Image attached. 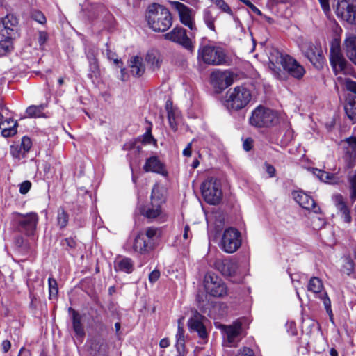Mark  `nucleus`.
Wrapping results in <instances>:
<instances>
[{"label":"nucleus","mask_w":356,"mask_h":356,"mask_svg":"<svg viewBox=\"0 0 356 356\" xmlns=\"http://www.w3.org/2000/svg\"><path fill=\"white\" fill-rule=\"evenodd\" d=\"M148 26L155 32H165L172 24V17L169 10L159 3L150 4L146 11Z\"/></svg>","instance_id":"obj_1"},{"label":"nucleus","mask_w":356,"mask_h":356,"mask_svg":"<svg viewBox=\"0 0 356 356\" xmlns=\"http://www.w3.org/2000/svg\"><path fill=\"white\" fill-rule=\"evenodd\" d=\"M270 61L272 64H280L284 70L295 79H300L305 74V68L296 59L278 50L275 49L270 53Z\"/></svg>","instance_id":"obj_2"},{"label":"nucleus","mask_w":356,"mask_h":356,"mask_svg":"<svg viewBox=\"0 0 356 356\" xmlns=\"http://www.w3.org/2000/svg\"><path fill=\"white\" fill-rule=\"evenodd\" d=\"M250 91L243 86L230 89L226 94L225 106L229 110L238 111L245 107L251 100Z\"/></svg>","instance_id":"obj_3"},{"label":"nucleus","mask_w":356,"mask_h":356,"mask_svg":"<svg viewBox=\"0 0 356 356\" xmlns=\"http://www.w3.org/2000/svg\"><path fill=\"white\" fill-rule=\"evenodd\" d=\"M203 284L207 294L215 298H222L227 295V286L223 280L213 273H207Z\"/></svg>","instance_id":"obj_4"},{"label":"nucleus","mask_w":356,"mask_h":356,"mask_svg":"<svg viewBox=\"0 0 356 356\" xmlns=\"http://www.w3.org/2000/svg\"><path fill=\"white\" fill-rule=\"evenodd\" d=\"M242 243L241 232L234 227L225 229L219 244L220 249L226 253L236 252Z\"/></svg>","instance_id":"obj_5"},{"label":"nucleus","mask_w":356,"mask_h":356,"mask_svg":"<svg viewBox=\"0 0 356 356\" xmlns=\"http://www.w3.org/2000/svg\"><path fill=\"white\" fill-rule=\"evenodd\" d=\"M38 220V216L35 212H30L26 214L17 213L15 218L18 231L28 236L34 234Z\"/></svg>","instance_id":"obj_6"},{"label":"nucleus","mask_w":356,"mask_h":356,"mask_svg":"<svg viewBox=\"0 0 356 356\" xmlns=\"http://www.w3.org/2000/svg\"><path fill=\"white\" fill-rule=\"evenodd\" d=\"M277 121L276 113L270 108L258 106L252 113L250 123L257 127H264L273 125Z\"/></svg>","instance_id":"obj_7"},{"label":"nucleus","mask_w":356,"mask_h":356,"mask_svg":"<svg viewBox=\"0 0 356 356\" xmlns=\"http://www.w3.org/2000/svg\"><path fill=\"white\" fill-rule=\"evenodd\" d=\"M201 191L204 200L210 204H217L221 200L222 193L220 184L213 178H209L202 184Z\"/></svg>","instance_id":"obj_8"},{"label":"nucleus","mask_w":356,"mask_h":356,"mask_svg":"<svg viewBox=\"0 0 356 356\" xmlns=\"http://www.w3.org/2000/svg\"><path fill=\"white\" fill-rule=\"evenodd\" d=\"M202 60L209 65H222L226 62V55L219 47L204 46L199 49Z\"/></svg>","instance_id":"obj_9"},{"label":"nucleus","mask_w":356,"mask_h":356,"mask_svg":"<svg viewBox=\"0 0 356 356\" xmlns=\"http://www.w3.org/2000/svg\"><path fill=\"white\" fill-rule=\"evenodd\" d=\"M336 14L350 24H356V0H338Z\"/></svg>","instance_id":"obj_10"},{"label":"nucleus","mask_w":356,"mask_h":356,"mask_svg":"<svg viewBox=\"0 0 356 356\" xmlns=\"http://www.w3.org/2000/svg\"><path fill=\"white\" fill-rule=\"evenodd\" d=\"M308 291L314 293V294H318V298L323 300L325 309L329 315L330 321L334 323L333 321V313L331 309V301L325 291H323V284L318 277H312L307 285Z\"/></svg>","instance_id":"obj_11"},{"label":"nucleus","mask_w":356,"mask_h":356,"mask_svg":"<svg viewBox=\"0 0 356 356\" xmlns=\"http://www.w3.org/2000/svg\"><path fill=\"white\" fill-rule=\"evenodd\" d=\"M163 36L165 40L177 43L191 52L194 50L192 40L187 35L186 31L181 26L175 27Z\"/></svg>","instance_id":"obj_12"},{"label":"nucleus","mask_w":356,"mask_h":356,"mask_svg":"<svg viewBox=\"0 0 356 356\" xmlns=\"http://www.w3.org/2000/svg\"><path fill=\"white\" fill-rule=\"evenodd\" d=\"M171 7L175 9L179 14L180 22L191 31L196 30L194 20L195 12L184 3L179 1H170Z\"/></svg>","instance_id":"obj_13"},{"label":"nucleus","mask_w":356,"mask_h":356,"mask_svg":"<svg viewBox=\"0 0 356 356\" xmlns=\"http://www.w3.org/2000/svg\"><path fill=\"white\" fill-rule=\"evenodd\" d=\"M330 61L336 74L340 72H346L349 64L344 58L338 44L332 45L330 51Z\"/></svg>","instance_id":"obj_14"},{"label":"nucleus","mask_w":356,"mask_h":356,"mask_svg":"<svg viewBox=\"0 0 356 356\" xmlns=\"http://www.w3.org/2000/svg\"><path fill=\"white\" fill-rule=\"evenodd\" d=\"M332 200L337 209V214L345 223L350 225L353 218L350 207L348 204L346 199L341 194H335Z\"/></svg>","instance_id":"obj_15"},{"label":"nucleus","mask_w":356,"mask_h":356,"mask_svg":"<svg viewBox=\"0 0 356 356\" xmlns=\"http://www.w3.org/2000/svg\"><path fill=\"white\" fill-rule=\"evenodd\" d=\"M234 75L229 71H214L211 74V83L219 90H224L234 83Z\"/></svg>","instance_id":"obj_16"},{"label":"nucleus","mask_w":356,"mask_h":356,"mask_svg":"<svg viewBox=\"0 0 356 356\" xmlns=\"http://www.w3.org/2000/svg\"><path fill=\"white\" fill-rule=\"evenodd\" d=\"M205 317L200 314L197 311H195L193 316L188 321V327L191 332H196L200 338L206 339L207 338V332L204 324Z\"/></svg>","instance_id":"obj_17"},{"label":"nucleus","mask_w":356,"mask_h":356,"mask_svg":"<svg viewBox=\"0 0 356 356\" xmlns=\"http://www.w3.org/2000/svg\"><path fill=\"white\" fill-rule=\"evenodd\" d=\"M214 266L216 269L224 276H233L236 275L238 268V261L229 258L217 259L214 263Z\"/></svg>","instance_id":"obj_18"},{"label":"nucleus","mask_w":356,"mask_h":356,"mask_svg":"<svg viewBox=\"0 0 356 356\" xmlns=\"http://www.w3.org/2000/svg\"><path fill=\"white\" fill-rule=\"evenodd\" d=\"M293 198L302 208L312 211L315 213H321L320 207L316 205L314 200L307 194L298 191L293 193Z\"/></svg>","instance_id":"obj_19"},{"label":"nucleus","mask_w":356,"mask_h":356,"mask_svg":"<svg viewBox=\"0 0 356 356\" xmlns=\"http://www.w3.org/2000/svg\"><path fill=\"white\" fill-rule=\"evenodd\" d=\"M143 170L146 172H154L165 177L168 175L164 164L156 156H151L146 160Z\"/></svg>","instance_id":"obj_20"},{"label":"nucleus","mask_w":356,"mask_h":356,"mask_svg":"<svg viewBox=\"0 0 356 356\" xmlns=\"http://www.w3.org/2000/svg\"><path fill=\"white\" fill-rule=\"evenodd\" d=\"M153 248L154 243L147 241L143 232L138 233L134 241V250L140 254H146L153 250Z\"/></svg>","instance_id":"obj_21"},{"label":"nucleus","mask_w":356,"mask_h":356,"mask_svg":"<svg viewBox=\"0 0 356 356\" xmlns=\"http://www.w3.org/2000/svg\"><path fill=\"white\" fill-rule=\"evenodd\" d=\"M145 59L149 70L152 72L159 70L163 62L161 54L156 50L149 51Z\"/></svg>","instance_id":"obj_22"},{"label":"nucleus","mask_w":356,"mask_h":356,"mask_svg":"<svg viewBox=\"0 0 356 356\" xmlns=\"http://www.w3.org/2000/svg\"><path fill=\"white\" fill-rule=\"evenodd\" d=\"M343 45L347 57L356 65V35H348L344 40Z\"/></svg>","instance_id":"obj_23"},{"label":"nucleus","mask_w":356,"mask_h":356,"mask_svg":"<svg viewBox=\"0 0 356 356\" xmlns=\"http://www.w3.org/2000/svg\"><path fill=\"white\" fill-rule=\"evenodd\" d=\"M131 74L134 76H141L145 70L143 58L138 56H132L129 63Z\"/></svg>","instance_id":"obj_24"},{"label":"nucleus","mask_w":356,"mask_h":356,"mask_svg":"<svg viewBox=\"0 0 356 356\" xmlns=\"http://www.w3.org/2000/svg\"><path fill=\"white\" fill-rule=\"evenodd\" d=\"M222 327L226 334L227 341L231 346L241 334V324L237 323L232 325H223Z\"/></svg>","instance_id":"obj_25"},{"label":"nucleus","mask_w":356,"mask_h":356,"mask_svg":"<svg viewBox=\"0 0 356 356\" xmlns=\"http://www.w3.org/2000/svg\"><path fill=\"white\" fill-rule=\"evenodd\" d=\"M347 117L353 122H356V95H348L344 106Z\"/></svg>","instance_id":"obj_26"},{"label":"nucleus","mask_w":356,"mask_h":356,"mask_svg":"<svg viewBox=\"0 0 356 356\" xmlns=\"http://www.w3.org/2000/svg\"><path fill=\"white\" fill-rule=\"evenodd\" d=\"M17 24L16 17L13 15H8L2 19V25L3 29L1 30L3 36H12L14 32V28Z\"/></svg>","instance_id":"obj_27"},{"label":"nucleus","mask_w":356,"mask_h":356,"mask_svg":"<svg viewBox=\"0 0 356 356\" xmlns=\"http://www.w3.org/2000/svg\"><path fill=\"white\" fill-rule=\"evenodd\" d=\"M341 148L343 151L342 159L346 163V167L351 168L355 165L356 161V152L352 149H349L348 146H346V143L343 140L341 143Z\"/></svg>","instance_id":"obj_28"},{"label":"nucleus","mask_w":356,"mask_h":356,"mask_svg":"<svg viewBox=\"0 0 356 356\" xmlns=\"http://www.w3.org/2000/svg\"><path fill=\"white\" fill-rule=\"evenodd\" d=\"M165 108L168 113V118L170 127L173 130L177 129V119L179 118V111L177 108H173L172 103L170 101H167L165 104Z\"/></svg>","instance_id":"obj_29"},{"label":"nucleus","mask_w":356,"mask_h":356,"mask_svg":"<svg viewBox=\"0 0 356 356\" xmlns=\"http://www.w3.org/2000/svg\"><path fill=\"white\" fill-rule=\"evenodd\" d=\"M114 269L115 271L130 273L134 270L133 261L131 259L127 257L116 260L114 264Z\"/></svg>","instance_id":"obj_30"},{"label":"nucleus","mask_w":356,"mask_h":356,"mask_svg":"<svg viewBox=\"0 0 356 356\" xmlns=\"http://www.w3.org/2000/svg\"><path fill=\"white\" fill-rule=\"evenodd\" d=\"M161 213L162 206L151 202L143 211V214L148 219H154L160 216Z\"/></svg>","instance_id":"obj_31"},{"label":"nucleus","mask_w":356,"mask_h":356,"mask_svg":"<svg viewBox=\"0 0 356 356\" xmlns=\"http://www.w3.org/2000/svg\"><path fill=\"white\" fill-rule=\"evenodd\" d=\"M165 202L164 191L158 184H155L152 190L151 202L162 206Z\"/></svg>","instance_id":"obj_32"},{"label":"nucleus","mask_w":356,"mask_h":356,"mask_svg":"<svg viewBox=\"0 0 356 356\" xmlns=\"http://www.w3.org/2000/svg\"><path fill=\"white\" fill-rule=\"evenodd\" d=\"M87 58L89 62V74L90 79L97 78L99 75V67L97 58L93 53L88 54Z\"/></svg>","instance_id":"obj_33"},{"label":"nucleus","mask_w":356,"mask_h":356,"mask_svg":"<svg viewBox=\"0 0 356 356\" xmlns=\"http://www.w3.org/2000/svg\"><path fill=\"white\" fill-rule=\"evenodd\" d=\"M216 15L209 9H204L202 14L204 22L207 26L213 31H216L215 22Z\"/></svg>","instance_id":"obj_34"},{"label":"nucleus","mask_w":356,"mask_h":356,"mask_svg":"<svg viewBox=\"0 0 356 356\" xmlns=\"http://www.w3.org/2000/svg\"><path fill=\"white\" fill-rule=\"evenodd\" d=\"M46 108V105L44 104L35 106L31 105L29 106L26 110V113L29 118H40L43 117V111Z\"/></svg>","instance_id":"obj_35"},{"label":"nucleus","mask_w":356,"mask_h":356,"mask_svg":"<svg viewBox=\"0 0 356 356\" xmlns=\"http://www.w3.org/2000/svg\"><path fill=\"white\" fill-rule=\"evenodd\" d=\"M5 39L0 40V56H3L10 52L13 49L12 36L5 35Z\"/></svg>","instance_id":"obj_36"},{"label":"nucleus","mask_w":356,"mask_h":356,"mask_svg":"<svg viewBox=\"0 0 356 356\" xmlns=\"http://www.w3.org/2000/svg\"><path fill=\"white\" fill-rule=\"evenodd\" d=\"M72 324L76 334L79 337H83L85 334L84 329L81 322V316L76 312H73Z\"/></svg>","instance_id":"obj_37"},{"label":"nucleus","mask_w":356,"mask_h":356,"mask_svg":"<svg viewBox=\"0 0 356 356\" xmlns=\"http://www.w3.org/2000/svg\"><path fill=\"white\" fill-rule=\"evenodd\" d=\"M314 173L322 181L327 183L336 182V177L334 174H331L318 169H315Z\"/></svg>","instance_id":"obj_38"},{"label":"nucleus","mask_w":356,"mask_h":356,"mask_svg":"<svg viewBox=\"0 0 356 356\" xmlns=\"http://www.w3.org/2000/svg\"><path fill=\"white\" fill-rule=\"evenodd\" d=\"M145 238H147V241H150L154 244V241L159 238L160 236V230L159 228L154 227H149L146 228L145 233Z\"/></svg>","instance_id":"obj_39"},{"label":"nucleus","mask_w":356,"mask_h":356,"mask_svg":"<svg viewBox=\"0 0 356 356\" xmlns=\"http://www.w3.org/2000/svg\"><path fill=\"white\" fill-rule=\"evenodd\" d=\"M23 151L22 146H20L19 143L13 144L10 147V154L13 158L18 160L25 157L26 153L23 152Z\"/></svg>","instance_id":"obj_40"},{"label":"nucleus","mask_w":356,"mask_h":356,"mask_svg":"<svg viewBox=\"0 0 356 356\" xmlns=\"http://www.w3.org/2000/svg\"><path fill=\"white\" fill-rule=\"evenodd\" d=\"M184 329H177V332L176 334V348L178 352H181L185 348V337H184Z\"/></svg>","instance_id":"obj_41"},{"label":"nucleus","mask_w":356,"mask_h":356,"mask_svg":"<svg viewBox=\"0 0 356 356\" xmlns=\"http://www.w3.org/2000/svg\"><path fill=\"white\" fill-rule=\"evenodd\" d=\"M11 123L13 124L12 126L7 127L5 124L0 127L2 130L1 135L5 138L11 137L17 134V122L13 121V122Z\"/></svg>","instance_id":"obj_42"},{"label":"nucleus","mask_w":356,"mask_h":356,"mask_svg":"<svg viewBox=\"0 0 356 356\" xmlns=\"http://www.w3.org/2000/svg\"><path fill=\"white\" fill-rule=\"evenodd\" d=\"M222 12L229 14L230 16L234 17V13L229 6L224 0H210Z\"/></svg>","instance_id":"obj_43"},{"label":"nucleus","mask_w":356,"mask_h":356,"mask_svg":"<svg viewBox=\"0 0 356 356\" xmlns=\"http://www.w3.org/2000/svg\"><path fill=\"white\" fill-rule=\"evenodd\" d=\"M68 215L64 211V209L62 208L59 209L58 211L57 220L58 225L60 226V228H64L65 227H66L68 222Z\"/></svg>","instance_id":"obj_44"},{"label":"nucleus","mask_w":356,"mask_h":356,"mask_svg":"<svg viewBox=\"0 0 356 356\" xmlns=\"http://www.w3.org/2000/svg\"><path fill=\"white\" fill-rule=\"evenodd\" d=\"M305 54L312 63L319 61L320 60L321 55L320 54L316 53V47L313 45H310L308 49L305 52Z\"/></svg>","instance_id":"obj_45"},{"label":"nucleus","mask_w":356,"mask_h":356,"mask_svg":"<svg viewBox=\"0 0 356 356\" xmlns=\"http://www.w3.org/2000/svg\"><path fill=\"white\" fill-rule=\"evenodd\" d=\"M49 298L56 297L58 292V284L56 280L53 277L48 280Z\"/></svg>","instance_id":"obj_46"},{"label":"nucleus","mask_w":356,"mask_h":356,"mask_svg":"<svg viewBox=\"0 0 356 356\" xmlns=\"http://www.w3.org/2000/svg\"><path fill=\"white\" fill-rule=\"evenodd\" d=\"M350 189V198L353 202L356 200V174L350 175L348 178Z\"/></svg>","instance_id":"obj_47"},{"label":"nucleus","mask_w":356,"mask_h":356,"mask_svg":"<svg viewBox=\"0 0 356 356\" xmlns=\"http://www.w3.org/2000/svg\"><path fill=\"white\" fill-rule=\"evenodd\" d=\"M16 248H19L20 250H27L28 245L25 243L24 238L22 236H17L14 238L13 241Z\"/></svg>","instance_id":"obj_48"},{"label":"nucleus","mask_w":356,"mask_h":356,"mask_svg":"<svg viewBox=\"0 0 356 356\" xmlns=\"http://www.w3.org/2000/svg\"><path fill=\"white\" fill-rule=\"evenodd\" d=\"M31 17L41 24H44L47 22L44 15L39 10L33 11L31 13Z\"/></svg>","instance_id":"obj_49"},{"label":"nucleus","mask_w":356,"mask_h":356,"mask_svg":"<svg viewBox=\"0 0 356 356\" xmlns=\"http://www.w3.org/2000/svg\"><path fill=\"white\" fill-rule=\"evenodd\" d=\"M19 144L20 146H22V148L24 150L23 152L26 153H27L30 150L32 146V142L31 139L26 136H24L22 138L21 143Z\"/></svg>","instance_id":"obj_50"},{"label":"nucleus","mask_w":356,"mask_h":356,"mask_svg":"<svg viewBox=\"0 0 356 356\" xmlns=\"http://www.w3.org/2000/svg\"><path fill=\"white\" fill-rule=\"evenodd\" d=\"M346 88L347 90L352 92L353 94H349L348 95H356V82L347 79L346 80Z\"/></svg>","instance_id":"obj_51"},{"label":"nucleus","mask_w":356,"mask_h":356,"mask_svg":"<svg viewBox=\"0 0 356 356\" xmlns=\"http://www.w3.org/2000/svg\"><path fill=\"white\" fill-rule=\"evenodd\" d=\"M31 181L26 180L23 181L19 185V193L21 194H26L29 192V191L31 189Z\"/></svg>","instance_id":"obj_52"},{"label":"nucleus","mask_w":356,"mask_h":356,"mask_svg":"<svg viewBox=\"0 0 356 356\" xmlns=\"http://www.w3.org/2000/svg\"><path fill=\"white\" fill-rule=\"evenodd\" d=\"M346 143V146L349 147V149H352L356 152V137H349L343 140Z\"/></svg>","instance_id":"obj_53"},{"label":"nucleus","mask_w":356,"mask_h":356,"mask_svg":"<svg viewBox=\"0 0 356 356\" xmlns=\"http://www.w3.org/2000/svg\"><path fill=\"white\" fill-rule=\"evenodd\" d=\"M237 356H254V354L252 349L244 347L238 350Z\"/></svg>","instance_id":"obj_54"},{"label":"nucleus","mask_w":356,"mask_h":356,"mask_svg":"<svg viewBox=\"0 0 356 356\" xmlns=\"http://www.w3.org/2000/svg\"><path fill=\"white\" fill-rule=\"evenodd\" d=\"M48 39V34L45 31H40L38 33V43L42 46Z\"/></svg>","instance_id":"obj_55"},{"label":"nucleus","mask_w":356,"mask_h":356,"mask_svg":"<svg viewBox=\"0 0 356 356\" xmlns=\"http://www.w3.org/2000/svg\"><path fill=\"white\" fill-rule=\"evenodd\" d=\"M160 277V272L158 270H154L149 275V280L151 283H154Z\"/></svg>","instance_id":"obj_56"},{"label":"nucleus","mask_w":356,"mask_h":356,"mask_svg":"<svg viewBox=\"0 0 356 356\" xmlns=\"http://www.w3.org/2000/svg\"><path fill=\"white\" fill-rule=\"evenodd\" d=\"M63 245H67L71 249L75 248L76 245V241L72 238H67L63 241Z\"/></svg>","instance_id":"obj_57"},{"label":"nucleus","mask_w":356,"mask_h":356,"mask_svg":"<svg viewBox=\"0 0 356 356\" xmlns=\"http://www.w3.org/2000/svg\"><path fill=\"white\" fill-rule=\"evenodd\" d=\"M266 168V171L270 177H273L275 175L276 170L275 168L270 164L266 163L264 164Z\"/></svg>","instance_id":"obj_58"},{"label":"nucleus","mask_w":356,"mask_h":356,"mask_svg":"<svg viewBox=\"0 0 356 356\" xmlns=\"http://www.w3.org/2000/svg\"><path fill=\"white\" fill-rule=\"evenodd\" d=\"M245 4L248 6V8L255 14L258 15H261V12L260 10L257 8L252 3H251L249 0L245 2Z\"/></svg>","instance_id":"obj_59"},{"label":"nucleus","mask_w":356,"mask_h":356,"mask_svg":"<svg viewBox=\"0 0 356 356\" xmlns=\"http://www.w3.org/2000/svg\"><path fill=\"white\" fill-rule=\"evenodd\" d=\"M154 138L151 134V129H148L143 136V142L145 143H150Z\"/></svg>","instance_id":"obj_60"},{"label":"nucleus","mask_w":356,"mask_h":356,"mask_svg":"<svg viewBox=\"0 0 356 356\" xmlns=\"http://www.w3.org/2000/svg\"><path fill=\"white\" fill-rule=\"evenodd\" d=\"M323 11L327 13L330 11L329 0H318Z\"/></svg>","instance_id":"obj_61"},{"label":"nucleus","mask_w":356,"mask_h":356,"mask_svg":"<svg viewBox=\"0 0 356 356\" xmlns=\"http://www.w3.org/2000/svg\"><path fill=\"white\" fill-rule=\"evenodd\" d=\"M1 346H2L3 351L4 353H7L11 347V343H10V341L4 340V341H3V342L1 343Z\"/></svg>","instance_id":"obj_62"},{"label":"nucleus","mask_w":356,"mask_h":356,"mask_svg":"<svg viewBox=\"0 0 356 356\" xmlns=\"http://www.w3.org/2000/svg\"><path fill=\"white\" fill-rule=\"evenodd\" d=\"M252 140L250 138H247L243 144V149L245 150V151H249L252 148Z\"/></svg>","instance_id":"obj_63"},{"label":"nucleus","mask_w":356,"mask_h":356,"mask_svg":"<svg viewBox=\"0 0 356 356\" xmlns=\"http://www.w3.org/2000/svg\"><path fill=\"white\" fill-rule=\"evenodd\" d=\"M18 356H31V354L29 350L24 348H22L19 350Z\"/></svg>","instance_id":"obj_64"}]
</instances>
